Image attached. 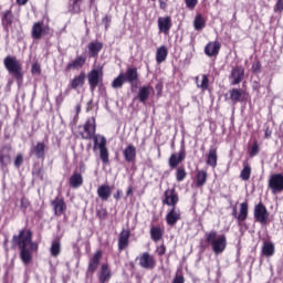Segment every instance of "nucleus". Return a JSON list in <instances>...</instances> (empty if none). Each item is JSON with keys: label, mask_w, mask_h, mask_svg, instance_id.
I'll use <instances>...</instances> for the list:
<instances>
[{"label": "nucleus", "mask_w": 283, "mask_h": 283, "mask_svg": "<svg viewBox=\"0 0 283 283\" xmlns=\"http://www.w3.org/2000/svg\"><path fill=\"white\" fill-rule=\"evenodd\" d=\"M240 178L241 180H244V181L250 180L251 166H249V164L244 165L243 169L241 170Z\"/></svg>", "instance_id": "nucleus-44"}, {"label": "nucleus", "mask_w": 283, "mask_h": 283, "mask_svg": "<svg viewBox=\"0 0 283 283\" xmlns=\"http://www.w3.org/2000/svg\"><path fill=\"white\" fill-rule=\"evenodd\" d=\"M172 283H185V276L177 274V275L174 277Z\"/></svg>", "instance_id": "nucleus-56"}, {"label": "nucleus", "mask_w": 283, "mask_h": 283, "mask_svg": "<svg viewBox=\"0 0 283 283\" xmlns=\"http://www.w3.org/2000/svg\"><path fill=\"white\" fill-rule=\"evenodd\" d=\"M111 280H112V270L109 269V264L104 263L102 264L98 273V282L105 283V282H109Z\"/></svg>", "instance_id": "nucleus-22"}, {"label": "nucleus", "mask_w": 283, "mask_h": 283, "mask_svg": "<svg viewBox=\"0 0 283 283\" xmlns=\"http://www.w3.org/2000/svg\"><path fill=\"white\" fill-rule=\"evenodd\" d=\"M31 73L36 74L38 76H41V64H39V63L32 64Z\"/></svg>", "instance_id": "nucleus-52"}, {"label": "nucleus", "mask_w": 283, "mask_h": 283, "mask_svg": "<svg viewBox=\"0 0 283 283\" xmlns=\"http://www.w3.org/2000/svg\"><path fill=\"white\" fill-rule=\"evenodd\" d=\"M206 163L209 167H212V168L218 167V148L217 147L209 148Z\"/></svg>", "instance_id": "nucleus-28"}, {"label": "nucleus", "mask_w": 283, "mask_h": 283, "mask_svg": "<svg viewBox=\"0 0 283 283\" xmlns=\"http://www.w3.org/2000/svg\"><path fill=\"white\" fill-rule=\"evenodd\" d=\"M253 74H260L262 72V62L256 61L252 64Z\"/></svg>", "instance_id": "nucleus-49"}, {"label": "nucleus", "mask_w": 283, "mask_h": 283, "mask_svg": "<svg viewBox=\"0 0 283 283\" xmlns=\"http://www.w3.org/2000/svg\"><path fill=\"white\" fill-rule=\"evenodd\" d=\"M180 220H182V212H180V209L174 207L168 210L166 214V223L168 227H176Z\"/></svg>", "instance_id": "nucleus-13"}, {"label": "nucleus", "mask_w": 283, "mask_h": 283, "mask_svg": "<svg viewBox=\"0 0 283 283\" xmlns=\"http://www.w3.org/2000/svg\"><path fill=\"white\" fill-rule=\"evenodd\" d=\"M137 260L140 269H145L146 271H154V269H156V258L149 252H143Z\"/></svg>", "instance_id": "nucleus-7"}, {"label": "nucleus", "mask_w": 283, "mask_h": 283, "mask_svg": "<svg viewBox=\"0 0 283 283\" xmlns=\"http://www.w3.org/2000/svg\"><path fill=\"white\" fill-rule=\"evenodd\" d=\"M103 66L93 69L87 73V81L91 92H94L98 87L99 83H103Z\"/></svg>", "instance_id": "nucleus-6"}, {"label": "nucleus", "mask_w": 283, "mask_h": 283, "mask_svg": "<svg viewBox=\"0 0 283 283\" xmlns=\"http://www.w3.org/2000/svg\"><path fill=\"white\" fill-rule=\"evenodd\" d=\"M122 75L124 76V81L129 83L132 87H136V85H138V81H140L138 69L135 66L128 67L125 73H122Z\"/></svg>", "instance_id": "nucleus-11"}, {"label": "nucleus", "mask_w": 283, "mask_h": 283, "mask_svg": "<svg viewBox=\"0 0 283 283\" xmlns=\"http://www.w3.org/2000/svg\"><path fill=\"white\" fill-rule=\"evenodd\" d=\"M163 205L166 207H176L180 202V197L176 191V188H167L164 192V199L161 200Z\"/></svg>", "instance_id": "nucleus-9"}, {"label": "nucleus", "mask_w": 283, "mask_h": 283, "mask_svg": "<svg viewBox=\"0 0 283 283\" xmlns=\"http://www.w3.org/2000/svg\"><path fill=\"white\" fill-rule=\"evenodd\" d=\"M21 209H22V211H28V207H30V200H28V198H25V197H22L21 198Z\"/></svg>", "instance_id": "nucleus-53"}, {"label": "nucleus", "mask_w": 283, "mask_h": 283, "mask_svg": "<svg viewBox=\"0 0 283 283\" xmlns=\"http://www.w3.org/2000/svg\"><path fill=\"white\" fill-rule=\"evenodd\" d=\"M85 71H81L78 75H75L74 78L70 81L71 90H78V87H83L85 85Z\"/></svg>", "instance_id": "nucleus-27"}, {"label": "nucleus", "mask_w": 283, "mask_h": 283, "mask_svg": "<svg viewBox=\"0 0 283 283\" xmlns=\"http://www.w3.org/2000/svg\"><path fill=\"white\" fill-rule=\"evenodd\" d=\"M125 77L123 75V73H120L117 77L114 78V81L112 82V87L114 90H120L123 87V85H125Z\"/></svg>", "instance_id": "nucleus-42"}, {"label": "nucleus", "mask_w": 283, "mask_h": 283, "mask_svg": "<svg viewBox=\"0 0 283 283\" xmlns=\"http://www.w3.org/2000/svg\"><path fill=\"white\" fill-rule=\"evenodd\" d=\"M97 196L102 202H107L112 198V187L109 185H101L97 188Z\"/></svg>", "instance_id": "nucleus-26"}, {"label": "nucleus", "mask_w": 283, "mask_h": 283, "mask_svg": "<svg viewBox=\"0 0 283 283\" xmlns=\"http://www.w3.org/2000/svg\"><path fill=\"white\" fill-rule=\"evenodd\" d=\"M268 187L272 193H282L283 174H272L268 180Z\"/></svg>", "instance_id": "nucleus-8"}, {"label": "nucleus", "mask_w": 283, "mask_h": 283, "mask_svg": "<svg viewBox=\"0 0 283 283\" xmlns=\"http://www.w3.org/2000/svg\"><path fill=\"white\" fill-rule=\"evenodd\" d=\"M30 0H17L18 6H25Z\"/></svg>", "instance_id": "nucleus-62"}, {"label": "nucleus", "mask_w": 283, "mask_h": 283, "mask_svg": "<svg viewBox=\"0 0 283 283\" xmlns=\"http://www.w3.org/2000/svg\"><path fill=\"white\" fill-rule=\"evenodd\" d=\"M207 178H209L207 170H198L195 184L197 189H202L207 185Z\"/></svg>", "instance_id": "nucleus-31"}, {"label": "nucleus", "mask_w": 283, "mask_h": 283, "mask_svg": "<svg viewBox=\"0 0 283 283\" xmlns=\"http://www.w3.org/2000/svg\"><path fill=\"white\" fill-rule=\"evenodd\" d=\"M149 233L153 242H160L165 235V228L160 226H150Z\"/></svg>", "instance_id": "nucleus-24"}, {"label": "nucleus", "mask_w": 283, "mask_h": 283, "mask_svg": "<svg viewBox=\"0 0 283 283\" xmlns=\"http://www.w3.org/2000/svg\"><path fill=\"white\" fill-rule=\"evenodd\" d=\"M50 253L52 258H59L61 255V240L55 239L52 241Z\"/></svg>", "instance_id": "nucleus-36"}, {"label": "nucleus", "mask_w": 283, "mask_h": 283, "mask_svg": "<svg viewBox=\"0 0 283 283\" xmlns=\"http://www.w3.org/2000/svg\"><path fill=\"white\" fill-rule=\"evenodd\" d=\"M69 182L72 189H78V187L83 186V175L81 172L74 171L73 175L70 177Z\"/></svg>", "instance_id": "nucleus-32"}, {"label": "nucleus", "mask_w": 283, "mask_h": 283, "mask_svg": "<svg viewBox=\"0 0 283 283\" xmlns=\"http://www.w3.org/2000/svg\"><path fill=\"white\" fill-rule=\"evenodd\" d=\"M205 242L210 244L214 255H220V253H224V251H227V235H218V231L216 230L205 233Z\"/></svg>", "instance_id": "nucleus-3"}, {"label": "nucleus", "mask_w": 283, "mask_h": 283, "mask_svg": "<svg viewBox=\"0 0 283 283\" xmlns=\"http://www.w3.org/2000/svg\"><path fill=\"white\" fill-rule=\"evenodd\" d=\"M206 25H207V22L205 21V18H202V14H197L193 21L195 30L197 31L203 30Z\"/></svg>", "instance_id": "nucleus-40"}, {"label": "nucleus", "mask_w": 283, "mask_h": 283, "mask_svg": "<svg viewBox=\"0 0 283 283\" xmlns=\"http://www.w3.org/2000/svg\"><path fill=\"white\" fill-rule=\"evenodd\" d=\"M261 88H262V85L260 84V82L254 81L252 84V90H254V92H260Z\"/></svg>", "instance_id": "nucleus-57"}, {"label": "nucleus", "mask_w": 283, "mask_h": 283, "mask_svg": "<svg viewBox=\"0 0 283 283\" xmlns=\"http://www.w3.org/2000/svg\"><path fill=\"white\" fill-rule=\"evenodd\" d=\"M271 136H273V130L271 129V127L266 126L264 130V138L269 139L271 138Z\"/></svg>", "instance_id": "nucleus-55"}, {"label": "nucleus", "mask_w": 283, "mask_h": 283, "mask_svg": "<svg viewBox=\"0 0 283 283\" xmlns=\"http://www.w3.org/2000/svg\"><path fill=\"white\" fill-rule=\"evenodd\" d=\"M81 1L82 0H70L71 14H81Z\"/></svg>", "instance_id": "nucleus-41"}, {"label": "nucleus", "mask_w": 283, "mask_h": 283, "mask_svg": "<svg viewBox=\"0 0 283 283\" xmlns=\"http://www.w3.org/2000/svg\"><path fill=\"white\" fill-rule=\"evenodd\" d=\"M78 123V115H75L73 118V125H77Z\"/></svg>", "instance_id": "nucleus-63"}, {"label": "nucleus", "mask_w": 283, "mask_h": 283, "mask_svg": "<svg viewBox=\"0 0 283 283\" xmlns=\"http://www.w3.org/2000/svg\"><path fill=\"white\" fill-rule=\"evenodd\" d=\"M232 216H233V218H235V220H238L239 224H242V222H244V220H247V218H249V202L244 201V202L240 203L239 213H238V208L233 207Z\"/></svg>", "instance_id": "nucleus-12"}, {"label": "nucleus", "mask_w": 283, "mask_h": 283, "mask_svg": "<svg viewBox=\"0 0 283 283\" xmlns=\"http://www.w3.org/2000/svg\"><path fill=\"white\" fill-rule=\"evenodd\" d=\"M156 253L159 256L165 255V253H167V245H165V243H163L161 245L157 247Z\"/></svg>", "instance_id": "nucleus-54"}, {"label": "nucleus", "mask_w": 283, "mask_h": 283, "mask_svg": "<svg viewBox=\"0 0 283 283\" xmlns=\"http://www.w3.org/2000/svg\"><path fill=\"white\" fill-rule=\"evenodd\" d=\"M1 23L3 28H10L12 25V21L14 20V14L12 13V9H9L1 13Z\"/></svg>", "instance_id": "nucleus-34"}, {"label": "nucleus", "mask_w": 283, "mask_h": 283, "mask_svg": "<svg viewBox=\"0 0 283 283\" xmlns=\"http://www.w3.org/2000/svg\"><path fill=\"white\" fill-rule=\"evenodd\" d=\"M261 253L264 258H273V255H275V243L271 241L263 242Z\"/></svg>", "instance_id": "nucleus-30"}, {"label": "nucleus", "mask_w": 283, "mask_h": 283, "mask_svg": "<svg viewBox=\"0 0 283 283\" xmlns=\"http://www.w3.org/2000/svg\"><path fill=\"white\" fill-rule=\"evenodd\" d=\"M159 8L160 10H167V2H165L164 0H159Z\"/></svg>", "instance_id": "nucleus-59"}, {"label": "nucleus", "mask_w": 283, "mask_h": 283, "mask_svg": "<svg viewBox=\"0 0 283 283\" xmlns=\"http://www.w3.org/2000/svg\"><path fill=\"white\" fill-rule=\"evenodd\" d=\"M43 34H50V27H43V21L35 22L31 29V36L39 41Z\"/></svg>", "instance_id": "nucleus-16"}, {"label": "nucleus", "mask_w": 283, "mask_h": 283, "mask_svg": "<svg viewBox=\"0 0 283 283\" xmlns=\"http://www.w3.org/2000/svg\"><path fill=\"white\" fill-rule=\"evenodd\" d=\"M197 87L202 90V92H207V90H209V76H207V74L201 75V83L197 84Z\"/></svg>", "instance_id": "nucleus-46"}, {"label": "nucleus", "mask_w": 283, "mask_h": 283, "mask_svg": "<svg viewBox=\"0 0 283 283\" xmlns=\"http://www.w3.org/2000/svg\"><path fill=\"white\" fill-rule=\"evenodd\" d=\"M31 229H21L18 234H13L11 244L13 249H19L20 260L24 264L32 262V253L39 251V243L32 241Z\"/></svg>", "instance_id": "nucleus-1"}, {"label": "nucleus", "mask_w": 283, "mask_h": 283, "mask_svg": "<svg viewBox=\"0 0 283 283\" xmlns=\"http://www.w3.org/2000/svg\"><path fill=\"white\" fill-rule=\"evenodd\" d=\"M186 158L187 150L185 149V146H181L179 153L171 154L168 159V165L170 169H178V167H180V163H185Z\"/></svg>", "instance_id": "nucleus-10"}, {"label": "nucleus", "mask_w": 283, "mask_h": 283, "mask_svg": "<svg viewBox=\"0 0 283 283\" xmlns=\"http://www.w3.org/2000/svg\"><path fill=\"white\" fill-rule=\"evenodd\" d=\"M51 206L53 207L54 216L57 218H61L67 211V205H65V200L61 197H56L51 201Z\"/></svg>", "instance_id": "nucleus-18"}, {"label": "nucleus", "mask_w": 283, "mask_h": 283, "mask_svg": "<svg viewBox=\"0 0 283 283\" xmlns=\"http://www.w3.org/2000/svg\"><path fill=\"white\" fill-rule=\"evenodd\" d=\"M3 65L7 72L12 76V78H15L18 83H21V81H23V65L17 59V56H6L3 60Z\"/></svg>", "instance_id": "nucleus-4"}, {"label": "nucleus", "mask_w": 283, "mask_h": 283, "mask_svg": "<svg viewBox=\"0 0 283 283\" xmlns=\"http://www.w3.org/2000/svg\"><path fill=\"white\" fill-rule=\"evenodd\" d=\"M150 95L151 86H142L138 91L137 98H139V103H147V101H149Z\"/></svg>", "instance_id": "nucleus-33"}, {"label": "nucleus", "mask_w": 283, "mask_h": 283, "mask_svg": "<svg viewBox=\"0 0 283 283\" xmlns=\"http://www.w3.org/2000/svg\"><path fill=\"white\" fill-rule=\"evenodd\" d=\"M87 50L90 59H98V54H101V50H103V42L93 41L87 44Z\"/></svg>", "instance_id": "nucleus-21"}, {"label": "nucleus", "mask_w": 283, "mask_h": 283, "mask_svg": "<svg viewBox=\"0 0 283 283\" xmlns=\"http://www.w3.org/2000/svg\"><path fill=\"white\" fill-rule=\"evenodd\" d=\"M230 99L235 105L242 101V90L240 88H232L229 91Z\"/></svg>", "instance_id": "nucleus-38"}, {"label": "nucleus", "mask_w": 283, "mask_h": 283, "mask_svg": "<svg viewBox=\"0 0 283 283\" xmlns=\"http://www.w3.org/2000/svg\"><path fill=\"white\" fill-rule=\"evenodd\" d=\"M129 238H132V231L129 229H123L118 235V251H125L129 247Z\"/></svg>", "instance_id": "nucleus-20"}, {"label": "nucleus", "mask_w": 283, "mask_h": 283, "mask_svg": "<svg viewBox=\"0 0 283 283\" xmlns=\"http://www.w3.org/2000/svg\"><path fill=\"white\" fill-rule=\"evenodd\" d=\"M201 248L205 249V245L201 244Z\"/></svg>", "instance_id": "nucleus-64"}, {"label": "nucleus", "mask_w": 283, "mask_h": 283, "mask_svg": "<svg viewBox=\"0 0 283 283\" xmlns=\"http://www.w3.org/2000/svg\"><path fill=\"white\" fill-rule=\"evenodd\" d=\"M81 109H82L81 104H76V106H75V115L78 116V114H81Z\"/></svg>", "instance_id": "nucleus-61"}, {"label": "nucleus", "mask_w": 283, "mask_h": 283, "mask_svg": "<svg viewBox=\"0 0 283 283\" xmlns=\"http://www.w3.org/2000/svg\"><path fill=\"white\" fill-rule=\"evenodd\" d=\"M273 12L276 14H282L283 12V0H276L274 7H273Z\"/></svg>", "instance_id": "nucleus-47"}, {"label": "nucleus", "mask_w": 283, "mask_h": 283, "mask_svg": "<svg viewBox=\"0 0 283 283\" xmlns=\"http://www.w3.org/2000/svg\"><path fill=\"white\" fill-rule=\"evenodd\" d=\"M185 3L188 10H196V6H198V0H185Z\"/></svg>", "instance_id": "nucleus-51"}, {"label": "nucleus", "mask_w": 283, "mask_h": 283, "mask_svg": "<svg viewBox=\"0 0 283 283\" xmlns=\"http://www.w3.org/2000/svg\"><path fill=\"white\" fill-rule=\"evenodd\" d=\"M10 163H12V157L10 154H0V165L2 169H6Z\"/></svg>", "instance_id": "nucleus-45"}, {"label": "nucleus", "mask_w": 283, "mask_h": 283, "mask_svg": "<svg viewBox=\"0 0 283 283\" xmlns=\"http://www.w3.org/2000/svg\"><path fill=\"white\" fill-rule=\"evenodd\" d=\"M101 260H103V251L97 250L93 256L88 260L87 273L94 275L96 271H98V266H101Z\"/></svg>", "instance_id": "nucleus-14"}, {"label": "nucleus", "mask_w": 283, "mask_h": 283, "mask_svg": "<svg viewBox=\"0 0 283 283\" xmlns=\"http://www.w3.org/2000/svg\"><path fill=\"white\" fill-rule=\"evenodd\" d=\"M157 25H158L159 33L167 35L169 34V32H171L174 22L171 21V17L169 15L159 17L157 20Z\"/></svg>", "instance_id": "nucleus-15"}, {"label": "nucleus", "mask_w": 283, "mask_h": 283, "mask_svg": "<svg viewBox=\"0 0 283 283\" xmlns=\"http://www.w3.org/2000/svg\"><path fill=\"white\" fill-rule=\"evenodd\" d=\"M14 167H17V169H19V167H21L23 165V154H18L14 158Z\"/></svg>", "instance_id": "nucleus-50"}, {"label": "nucleus", "mask_w": 283, "mask_h": 283, "mask_svg": "<svg viewBox=\"0 0 283 283\" xmlns=\"http://www.w3.org/2000/svg\"><path fill=\"white\" fill-rule=\"evenodd\" d=\"M95 213L99 222H104V220H106L109 216V212H107V208L103 206H101L99 208H96Z\"/></svg>", "instance_id": "nucleus-39"}, {"label": "nucleus", "mask_w": 283, "mask_h": 283, "mask_svg": "<svg viewBox=\"0 0 283 283\" xmlns=\"http://www.w3.org/2000/svg\"><path fill=\"white\" fill-rule=\"evenodd\" d=\"M248 154L250 156V158H255V156H258V154H260V144L258 143V140H254L251 145V147H249L248 149Z\"/></svg>", "instance_id": "nucleus-43"}, {"label": "nucleus", "mask_w": 283, "mask_h": 283, "mask_svg": "<svg viewBox=\"0 0 283 283\" xmlns=\"http://www.w3.org/2000/svg\"><path fill=\"white\" fill-rule=\"evenodd\" d=\"M87 63V55H76L74 60L69 62L65 66V72H72V70H82Z\"/></svg>", "instance_id": "nucleus-17"}, {"label": "nucleus", "mask_w": 283, "mask_h": 283, "mask_svg": "<svg viewBox=\"0 0 283 283\" xmlns=\"http://www.w3.org/2000/svg\"><path fill=\"white\" fill-rule=\"evenodd\" d=\"M83 129L84 132L80 133L81 138L83 140L94 139V149L98 147L99 158L103 165H109V149H107V139L105 137H101V142L98 143V137H96V117L87 118Z\"/></svg>", "instance_id": "nucleus-2"}, {"label": "nucleus", "mask_w": 283, "mask_h": 283, "mask_svg": "<svg viewBox=\"0 0 283 283\" xmlns=\"http://www.w3.org/2000/svg\"><path fill=\"white\" fill-rule=\"evenodd\" d=\"M220 48H222V44H220V42H209L205 46V54H207V56H218V54H220Z\"/></svg>", "instance_id": "nucleus-23"}, {"label": "nucleus", "mask_w": 283, "mask_h": 283, "mask_svg": "<svg viewBox=\"0 0 283 283\" xmlns=\"http://www.w3.org/2000/svg\"><path fill=\"white\" fill-rule=\"evenodd\" d=\"M123 156L126 163H136V146L129 144L124 150Z\"/></svg>", "instance_id": "nucleus-29"}, {"label": "nucleus", "mask_w": 283, "mask_h": 283, "mask_svg": "<svg viewBox=\"0 0 283 283\" xmlns=\"http://www.w3.org/2000/svg\"><path fill=\"white\" fill-rule=\"evenodd\" d=\"M46 148L48 146L44 142H38L36 145L32 146L31 154H34L35 158H38L39 160H43V158H45Z\"/></svg>", "instance_id": "nucleus-25"}, {"label": "nucleus", "mask_w": 283, "mask_h": 283, "mask_svg": "<svg viewBox=\"0 0 283 283\" xmlns=\"http://www.w3.org/2000/svg\"><path fill=\"white\" fill-rule=\"evenodd\" d=\"M229 80L231 81V85H240L244 80V67L243 66H235L232 69Z\"/></svg>", "instance_id": "nucleus-19"}, {"label": "nucleus", "mask_w": 283, "mask_h": 283, "mask_svg": "<svg viewBox=\"0 0 283 283\" xmlns=\"http://www.w3.org/2000/svg\"><path fill=\"white\" fill-rule=\"evenodd\" d=\"M175 169V178L177 182H184V180L187 178V168L185 166H179Z\"/></svg>", "instance_id": "nucleus-37"}, {"label": "nucleus", "mask_w": 283, "mask_h": 283, "mask_svg": "<svg viewBox=\"0 0 283 283\" xmlns=\"http://www.w3.org/2000/svg\"><path fill=\"white\" fill-rule=\"evenodd\" d=\"M122 197H123V190H117V191L113 195L114 200H120Z\"/></svg>", "instance_id": "nucleus-58"}, {"label": "nucleus", "mask_w": 283, "mask_h": 283, "mask_svg": "<svg viewBox=\"0 0 283 283\" xmlns=\"http://www.w3.org/2000/svg\"><path fill=\"white\" fill-rule=\"evenodd\" d=\"M253 216L255 222H259V224H269V218L271 214L262 201L254 206Z\"/></svg>", "instance_id": "nucleus-5"}, {"label": "nucleus", "mask_w": 283, "mask_h": 283, "mask_svg": "<svg viewBox=\"0 0 283 283\" xmlns=\"http://www.w3.org/2000/svg\"><path fill=\"white\" fill-rule=\"evenodd\" d=\"M168 54H169V51H167V46L165 45L159 46L156 52L157 63H165V61H167Z\"/></svg>", "instance_id": "nucleus-35"}, {"label": "nucleus", "mask_w": 283, "mask_h": 283, "mask_svg": "<svg viewBox=\"0 0 283 283\" xmlns=\"http://www.w3.org/2000/svg\"><path fill=\"white\" fill-rule=\"evenodd\" d=\"M126 196H134V188L132 186L128 187Z\"/></svg>", "instance_id": "nucleus-60"}, {"label": "nucleus", "mask_w": 283, "mask_h": 283, "mask_svg": "<svg viewBox=\"0 0 283 283\" xmlns=\"http://www.w3.org/2000/svg\"><path fill=\"white\" fill-rule=\"evenodd\" d=\"M102 23L105 30H109V25L112 24V15L106 14L104 18H102Z\"/></svg>", "instance_id": "nucleus-48"}]
</instances>
